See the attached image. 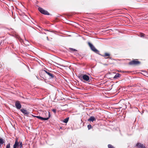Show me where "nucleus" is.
Returning a JSON list of instances; mask_svg holds the SVG:
<instances>
[{"instance_id":"24","label":"nucleus","mask_w":148,"mask_h":148,"mask_svg":"<svg viewBox=\"0 0 148 148\" xmlns=\"http://www.w3.org/2000/svg\"><path fill=\"white\" fill-rule=\"evenodd\" d=\"M47 40H48V37H47Z\"/></svg>"},{"instance_id":"16","label":"nucleus","mask_w":148,"mask_h":148,"mask_svg":"<svg viewBox=\"0 0 148 148\" xmlns=\"http://www.w3.org/2000/svg\"><path fill=\"white\" fill-rule=\"evenodd\" d=\"M108 148H115L113 146L110 144L108 145Z\"/></svg>"},{"instance_id":"8","label":"nucleus","mask_w":148,"mask_h":148,"mask_svg":"<svg viewBox=\"0 0 148 148\" xmlns=\"http://www.w3.org/2000/svg\"><path fill=\"white\" fill-rule=\"evenodd\" d=\"M44 71L49 76L50 78H53L54 77V76L52 74L50 73L49 71H46L45 70H44Z\"/></svg>"},{"instance_id":"10","label":"nucleus","mask_w":148,"mask_h":148,"mask_svg":"<svg viewBox=\"0 0 148 148\" xmlns=\"http://www.w3.org/2000/svg\"><path fill=\"white\" fill-rule=\"evenodd\" d=\"M5 140L3 139L0 137V148L1 147V145L5 143Z\"/></svg>"},{"instance_id":"23","label":"nucleus","mask_w":148,"mask_h":148,"mask_svg":"<svg viewBox=\"0 0 148 148\" xmlns=\"http://www.w3.org/2000/svg\"><path fill=\"white\" fill-rule=\"evenodd\" d=\"M50 117V113H49V117L48 118H49Z\"/></svg>"},{"instance_id":"3","label":"nucleus","mask_w":148,"mask_h":148,"mask_svg":"<svg viewBox=\"0 0 148 148\" xmlns=\"http://www.w3.org/2000/svg\"><path fill=\"white\" fill-rule=\"evenodd\" d=\"M140 62L138 61L137 60H134L130 61L129 63V64L131 65H137L140 64Z\"/></svg>"},{"instance_id":"9","label":"nucleus","mask_w":148,"mask_h":148,"mask_svg":"<svg viewBox=\"0 0 148 148\" xmlns=\"http://www.w3.org/2000/svg\"><path fill=\"white\" fill-rule=\"evenodd\" d=\"M83 77V79L86 81H88L89 79V76L86 75H84Z\"/></svg>"},{"instance_id":"18","label":"nucleus","mask_w":148,"mask_h":148,"mask_svg":"<svg viewBox=\"0 0 148 148\" xmlns=\"http://www.w3.org/2000/svg\"><path fill=\"white\" fill-rule=\"evenodd\" d=\"M92 126H91V125L90 124H89L88 125V129L89 130H90V129H91V128H92Z\"/></svg>"},{"instance_id":"5","label":"nucleus","mask_w":148,"mask_h":148,"mask_svg":"<svg viewBox=\"0 0 148 148\" xmlns=\"http://www.w3.org/2000/svg\"><path fill=\"white\" fill-rule=\"evenodd\" d=\"M15 105L16 108L20 109L21 108V105L19 101H17L15 103Z\"/></svg>"},{"instance_id":"14","label":"nucleus","mask_w":148,"mask_h":148,"mask_svg":"<svg viewBox=\"0 0 148 148\" xmlns=\"http://www.w3.org/2000/svg\"><path fill=\"white\" fill-rule=\"evenodd\" d=\"M100 55H101L103 57H106V56H110V54L109 53H105V55H102L100 54Z\"/></svg>"},{"instance_id":"4","label":"nucleus","mask_w":148,"mask_h":148,"mask_svg":"<svg viewBox=\"0 0 148 148\" xmlns=\"http://www.w3.org/2000/svg\"><path fill=\"white\" fill-rule=\"evenodd\" d=\"M38 10L40 12L43 14L47 15H49V12L47 11L44 10L41 8H38Z\"/></svg>"},{"instance_id":"11","label":"nucleus","mask_w":148,"mask_h":148,"mask_svg":"<svg viewBox=\"0 0 148 148\" xmlns=\"http://www.w3.org/2000/svg\"><path fill=\"white\" fill-rule=\"evenodd\" d=\"M96 120V119L93 116H91L90 117V118L88 119V121H92L93 122L94 121Z\"/></svg>"},{"instance_id":"21","label":"nucleus","mask_w":148,"mask_h":148,"mask_svg":"<svg viewBox=\"0 0 148 148\" xmlns=\"http://www.w3.org/2000/svg\"><path fill=\"white\" fill-rule=\"evenodd\" d=\"M52 111L54 113H56V110L55 109H53L52 110Z\"/></svg>"},{"instance_id":"17","label":"nucleus","mask_w":148,"mask_h":148,"mask_svg":"<svg viewBox=\"0 0 148 148\" xmlns=\"http://www.w3.org/2000/svg\"><path fill=\"white\" fill-rule=\"evenodd\" d=\"M83 75H80L78 76L79 78L82 80L83 79Z\"/></svg>"},{"instance_id":"15","label":"nucleus","mask_w":148,"mask_h":148,"mask_svg":"<svg viewBox=\"0 0 148 148\" xmlns=\"http://www.w3.org/2000/svg\"><path fill=\"white\" fill-rule=\"evenodd\" d=\"M69 119V117L67 118L64 119L63 122L64 123H66L68 121Z\"/></svg>"},{"instance_id":"7","label":"nucleus","mask_w":148,"mask_h":148,"mask_svg":"<svg viewBox=\"0 0 148 148\" xmlns=\"http://www.w3.org/2000/svg\"><path fill=\"white\" fill-rule=\"evenodd\" d=\"M34 116L42 120L46 121L49 119V118H43L39 116Z\"/></svg>"},{"instance_id":"25","label":"nucleus","mask_w":148,"mask_h":148,"mask_svg":"<svg viewBox=\"0 0 148 148\" xmlns=\"http://www.w3.org/2000/svg\"><path fill=\"white\" fill-rule=\"evenodd\" d=\"M46 31H47V32H48V30H45Z\"/></svg>"},{"instance_id":"12","label":"nucleus","mask_w":148,"mask_h":148,"mask_svg":"<svg viewBox=\"0 0 148 148\" xmlns=\"http://www.w3.org/2000/svg\"><path fill=\"white\" fill-rule=\"evenodd\" d=\"M20 110L22 113L25 114H29V112L24 109H21Z\"/></svg>"},{"instance_id":"22","label":"nucleus","mask_w":148,"mask_h":148,"mask_svg":"<svg viewBox=\"0 0 148 148\" xmlns=\"http://www.w3.org/2000/svg\"><path fill=\"white\" fill-rule=\"evenodd\" d=\"M71 50L73 51H76V49H73V48H71Z\"/></svg>"},{"instance_id":"20","label":"nucleus","mask_w":148,"mask_h":148,"mask_svg":"<svg viewBox=\"0 0 148 148\" xmlns=\"http://www.w3.org/2000/svg\"><path fill=\"white\" fill-rule=\"evenodd\" d=\"M145 34L142 33H140V36L141 37H144Z\"/></svg>"},{"instance_id":"1","label":"nucleus","mask_w":148,"mask_h":148,"mask_svg":"<svg viewBox=\"0 0 148 148\" xmlns=\"http://www.w3.org/2000/svg\"><path fill=\"white\" fill-rule=\"evenodd\" d=\"M23 147L22 142H18V139L16 138L15 140V143L13 145V148H21Z\"/></svg>"},{"instance_id":"6","label":"nucleus","mask_w":148,"mask_h":148,"mask_svg":"<svg viewBox=\"0 0 148 148\" xmlns=\"http://www.w3.org/2000/svg\"><path fill=\"white\" fill-rule=\"evenodd\" d=\"M136 146L138 148H146L143 145L140 143H137L136 145Z\"/></svg>"},{"instance_id":"2","label":"nucleus","mask_w":148,"mask_h":148,"mask_svg":"<svg viewBox=\"0 0 148 148\" xmlns=\"http://www.w3.org/2000/svg\"><path fill=\"white\" fill-rule=\"evenodd\" d=\"M88 44L90 48L93 51L97 54L100 55V54L99 53V51L95 48V47L93 45L89 42L88 43Z\"/></svg>"},{"instance_id":"19","label":"nucleus","mask_w":148,"mask_h":148,"mask_svg":"<svg viewBox=\"0 0 148 148\" xmlns=\"http://www.w3.org/2000/svg\"><path fill=\"white\" fill-rule=\"evenodd\" d=\"M6 148H10V144L8 143L6 146Z\"/></svg>"},{"instance_id":"13","label":"nucleus","mask_w":148,"mask_h":148,"mask_svg":"<svg viewBox=\"0 0 148 148\" xmlns=\"http://www.w3.org/2000/svg\"><path fill=\"white\" fill-rule=\"evenodd\" d=\"M121 75L119 73L116 74L114 77V78L116 79L120 77Z\"/></svg>"}]
</instances>
